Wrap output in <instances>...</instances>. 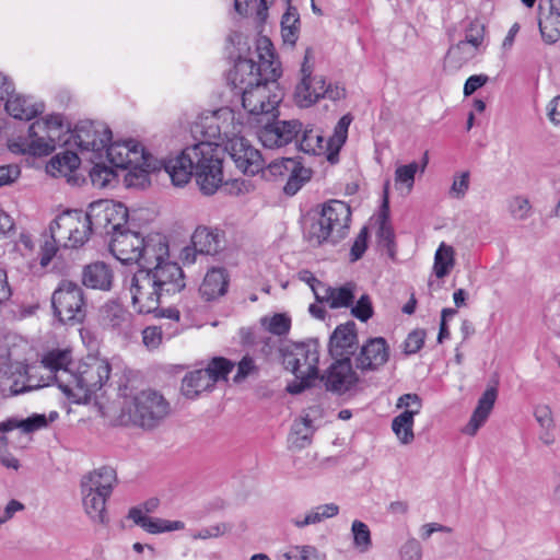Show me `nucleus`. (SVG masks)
Wrapping results in <instances>:
<instances>
[{"label": "nucleus", "instance_id": "nucleus-50", "mask_svg": "<svg viewBox=\"0 0 560 560\" xmlns=\"http://www.w3.org/2000/svg\"><path fill=\"white\" fill-rule=\"evenodd\" d=\"M44 241L40 245L39 264L42 267H47L52 258L56 256L59 246H63V241L48 230V233L43 235Z\"/></svg>", "mask_w": 560, "mask_h": 560}, {"label": "nucleus", "instance_id": "nucleus-49", "mask_svg": "<svg viewBox=\"0 0 560 560\" xmlns=\"http://www.w3.org/2000/svg\"><path fill=\"white\" fill-rule=\"evenodd\" d=\"M353 547L361 553L368 552L372 547V537L369 526L362 521L354 520L351 525Z\"/></svg>", "mask_w": 560, "mask_h": 560}, {"label": "nucleus", "instance_id": "nucleus-36", "mask_svg": "<svg viewBox=\"0 0 560 560\" xmlns=\"http://www.w3.org/2000/svg\"><path fill=\"white\" fill-rule=\"evenodd\" d=\"M213 386V380L210 377V374L205 369H199L184 376L180 390L185 397L194 399L202 392L212 389Z\"/></svg>", "mask_w": 560, "mask_h": 560}, {"label": "nucleus", "instance_id": "nucleus-10", "mask_svg": "<svg viewBox=\"0 0 560 560\" xmlns=\"http://www.w3.org/2000/svg\"><path fill=\"white\" fill-rule=\"evenodd\" d=\"M281 354L284 369L295 376L287 390L292 395L301 394L318 377V345L313 341L294 343L282 348Z\"/></svg>", "mask_w": 560, "mask_h": 560}, {"label": "nucleus", "instance_id": "nucleus-5", "mask_svg": "<svg viewBox=\"0 0 560 560\" xmlns=\"http://www.w3.org/2000/svg\"><path fill=\"white\" fill-rule=\"evenodd\" d=\"M114 144L109 149L114 165L118 168L129 170L125 175L126 187L145 189L151 185L150 174L160 172V164L143 142H108Z\"/></svg>", "mask_w": 560, "mask_h": 560}, {"label": "nucleus", "instance_id": "nucleus-53", "mask_svg": "<svg viewBox=\"0 0 560 560\" xmlns=\"http://www.w3.org/2000/svg\"><path fill=\"white\" fill-rule=\"evenodd\" d=\"M261 325L271 334L284 336L291 328V318L285 314H275L271 317H262Z\"/></svg>", "mask_w": 560, "mask_h": 560}, {"label": "nucleus", "instance_id": "nucleus-46", "mask_svg": "<svg viewBox=\"0 0 560 560\" xmlns=\"http://www.w3.org/2000/svg\"><path fill=\"white\" fill-rule=\"evenodd\" d=\"M300 34V14L298 9L289 5L281 19V35L283 42L294 46Z\"/></svg>", "mask_w": 560, "mask_h": 560}, {"label": "nucleus", "instance_id": "nucleus-24", "mask_svg": "<svg viewBox=\"0 0 560 560\" xmlns=\"http://www.w3.org/2000/svg\"><path fill=\"white\" fill-rule=\"evenodd\" d=\"M357 342L355 324L348 322L334 330L329 340V352L334 359L350 358L354 353Z\"/></svg>", "mask_w": 560, "mask_h": 560}, {"label": "nucleus", "instance_id": "nucleus-58", "mask_svg": "<svg viewBox=\"0 0 560 560\" xmlns=\"http://www.w3.org/2000/svg\"><path fill=\"white\" fill-rule=\"evenodd\" d=\"M469 189V172H462L454 177L453 184L450 189V196L456 199L465 197Z\"/></svg>", "mask_w": 560, "mask_h": 560}, {"label": "nucleus", "instance_id": "nucleus-17", "mask_svg": "<svg viewBox=\"0 0 560 560\" xmlns=\"http://www.w3.org/2000/svg\"><path fill=\"white\" fill-rule=\"evenodd\" d=\"M422 404L417 394H404L398 398L397 408L405 410L392 421V430L402 445L411 444L415 440V416L420 413Z\"/></svg>", "mask_w": 560, "mask_h": 560}, {"label": "nucleus", "instance_id": "nucleus-47", "mask_svg": "<svg viewBox=\"0 0 560 560\" xmlns=\"http://www.w3.org/2000/svg\"><path fill=\"white\" fill-rule=\"evenodd\" d=\"M455 265V252L451 245L442 242L434 255L433 271L438 278L446 277Z\"/></svg>", "mask_w": 560, "mask_h": 560}, {"label": "nucleus", "instance_id": "nucleus-9", "mask_svg": "<svg viewBox=\"0 0 560 560\" xmlns=\"http://www.w3.org/2000/svg\"><path fill=\"white\" fill-rule=\"evenodd\" d=\"M225 150L220 142H196L194 175L205 195H213L223 184L232 183L241 190L244 182L228 177L223 170Z\"/></svg>", "mask_w": 560, "mask_h": 560}, {"label": "nucleus", "instance_id": "nucleus-16", "mask_svg": "<svg viewBox=\"0 0 560 560\" xmlns=\"http://www.w3.org/2000/svg\"><path fill=\"white\" fill-rule=\"evenodd\" d=\"M195 159L196 142L178 153L158 159V163L160 164V172L164 171L174 186L184 187L194 175Z\"/></svg>", "mask_w": 560, "mask_h": 560}, {"label": "nucleus", "instance_id": "nucleus-1", "mask_svg": "<svg viewBox=\"0 0 560 560\" xmlns=\"http://www.w3.org/2000/svg\"><path fill=\"white\" fill-rule=\"evenodd\" d=\"M144 252V262L130 280L131 303L140 314L158 310L162 298L182 292L185 276L182 267L170 259L166 237H155Z\"/></svg>", "mask_w": 560, "mask_h": 560}, {"label": "nucleus", "instance_id": "nucleus-51", "mask_svg": "<svg viewBox=\"0 0 560 560\" xmlns=\"http://www.w3.org/2000/svg\"><path fill=\"white\" fill-rule=\"evenodd\" d=\"M295 158H282L275 160L268 164L267 168L262 171V176L266 179L281 180L283 182L290 167H293Z\"/></svg>", "mask_w": 560, "mask_h": 560}, {"label": "nucleus", "instance_id": "nucleus-20", "mask_svg": "<svg viewBox=\"0 0 560 560\" xmlns=\"http://www.w3.org/2000/svg\"><path fill=\"white\" fill-rule=\"evenodd\" d=\"M323 380L327 390L342 395L358 384L359 376L352 369L350 358H342L335 359V362L328 368Z\"/></svg>", "mask_w": 560, "mask_h": 560}, {"label": "nucleus", "instance_id": "nucleus-26", "mask_svg": "<svg viewBox=\"0 0 560 560\" xmlns=\"http://www.w3.org/2000/svg\"><path fill=\"white\" fill-rule=\"evenodd\" d=\"M81 280L89 289L109 291L113 288L114 271L104 261H94L83 267Z\"/></svg>", "mask_w": 560, "mask_h": 560}, {"label": "nucleus", "instance_id": "nucleus-21", "mask_svg": "<svg viewBox=\"0 0 560 560\" xmlns=\"http://www.w3.org/2000/svg\"><path fill=\"white\" fill-rule=\"evenodd\" d=\"M101 319L105 327L125 337L130 336L135 328L133 315L116 301H108L101 307Z\"/></svg>", "mask_w": 560, "mask_h": 560}, {"label": "nucleus", "instance_id": "nucleus-41", "mask_svg": "<svg viewBox=\"0 0 560 560\" xmlns=\"http://www.w3.org/2000/svg\"><path fill=\"white\" fill-rule=\"evenodd\" d=\"M428 165V152L422 156L421 163L411 162L400 165L395 171V186L398 190L409 194L415 185V177L418 172L423 173Z\"/></svg>", "mask_w": 560, "mask_h": 560}, {"label": "nucleus", "instance_id": "nucleus-34", "mask_svg": "<svg viewBox=\"0 0 560 560\" xmlns=\"http://www.w3.org/2000/svg\"><path fill=\"white\" fill-rule=\"evenodd\" d=\"M57 411H51L47 419L45 415L34 413L26 419L9 418L0 422V432L8 433L15 429H20L22 433H32L48 425L58 418Z\"/></svg>", "mask_w": 560, "mask_h": 560}, {"label": "nucleus", "instance_id": "nucleus-7", "mask_svg": "<svg viewBox=\"0 0 560 560\" xmlns=\"http://www.w3.org/2000/svg\"><path fill=\"white\" fill-rule=\"evenodd\" d=\"M128 387L119 388L124 404L120 421L143 429H153L170 413V404L158 392L152 389L128 393Z\"/></svg>", "mask_w": 560, "mask_h": 560}, {"label": "nucleus", "instance_id": "nucleus-35", "mask_svg": "<svg viewBox=\"0 0 560 560\" xmlns=\"http://www.w3.org/2000/svg\"><path fill=\"white\" fill-rule=\"evenodd\" d=\"M42 364L52 375L54 380L60 388V377L62 372L73 373L74 370L70 369L72 364L71 352L66 349H54L44 354Z\"/></svg>", "mask_w": 560, "mask_h": 560}, {"label": "nucleus", "instance_id": "nucleus-27", "mask_svg": "<svg viewBox=\"0 0 560 560\" xmlns=\"http://www.w3.org/2000/svg\"><path fill=\"white\" fill-rule=\"evenodd\" d=\"M128 518L140 526L149 534H162L174 530H182L185 524L182 521H168L160 517H151L145 514L141 508H131L128 512Z\"/></svg>", "mask_w": 560, "mask_h": 560}, {"label": "nucleus", "instance_id": "nucleus-48", "mask_svg": "<svg viewBox=\"0 0 560 560\" xmlns=\"http://www.w3.org/2000/svg\"><path fill=\"white\" fill-rule=\"evenodd\" d=\"M478 49L474 46L460 40L455 46H452L446 55V61L450 62L454 68H460L464 63L471 60Z\"/></svg>", "mask_w": 560, "mask_h": 560}, {"label": "nucleus", "instance_id": "nucleus-32", "mask_svg": "<svg viewBox=\"0 0 560 560\" xmlns=\"http://www.w3.org/2000/svg\"><path fill=\"white\" fill-rule=\"evenodd\" d=\"M497 397L498 390L495 387H489L485 390L478 400L477 407L475 408L469 422L463 430L465 434L474 436L485 424L493 409Z\"/></svg>", "mask_w": 560, "mask_h": 560}, {"label": "nucleus", "instance_id": "nucleus-55", "mask_svg": "<svg viewBox=\"0 0 560 560\" xmlns=\"http://www.w3.org/2000/svg\"><path fill=\"white\" fill-rule=\"evenodd\" d=\"M398 555L400 560H421L422 546L416 538H408L399 548Z\"/></svg>", "mask_w": 560, "mask_h": 560}, {"label": "nucleus", "instance_id": "nucleus-30", "mask_svg": "<svg viewBox=\"0 0 560 560\" xmlns=\"http://www.w3.org/2000/svg\"><path fill=\"white\" fill-rule=\"evenodd\" d=\"M82 160L80 152L65 151L50 159L46 165V172L54 177L63 176L67 177L69 183H77L73 173L78 170Z\"/></svg>", "mask_w": 560, "mask_h": 560}, {"label": "nucleus", "instance_id": "nucleus-11", "mask_svg": "<svg viewBox=\"0 0 560 560\" xmlns=\"http://www.w3.org/2000/svg\"><path fill=\"white\" fill-rule=\"evenodd\" d=\"M188 131L192 140H245L240 135L241 125L229 108L200 113L189 124Z\"/></svg>", "mask_w": 560, "mask_h": 560}, {"label": "nucleus", "instance_id": "nucleus-4", "mask_svg": "<svg viewBox=\"0 0 560 560\" xmlns=\"http://www.w3.org/2000/svg\"><path fill=\"white\" fill-rule=\"evenodd\" d=\"M27 351V343L15 336H7L0 341V392L4 397L34 388L28 384Z\"/></svg>", "mask_w": 560, "mask_h": 560}, {"label": "nucleus", "instance_id": "nucleus-37", "mask_svg": "<svg viewBox=\"0 0 560 560\" xmlns=\"http://www.w3.org/2000/svg\"><path fill=\"white\" fill-rule=\"evenodd\" d=\"M345 142H299V149L319 162L327 161L331 165L339 162V153Z\"/></svg>", "mask_w": 560, "mask_h": 560}, {"label": "nucleus", "instance_id": "nucleus-14", "mask_svg": "<svg viewBox=\"0 0 560 560\" xmlns=\"http://www.w3.org/2000/svg\"><path fill=\"white\" fill-rule=\"evenodd\" d=\"M55 317L68 326L80 325L86 317V300L83 289L75 282L62 280L51 295Z\"/></svg>", "mask_w": 560, "mask_h": 560}, {"label": "nucleus", "instance_id": "nucleus-8", "mask_svg": "<svg viewBox=\"0 0 560 560\" xmlns=\"http://www.w3.org/2000/svg\"><path fill=\"white\" fill-rule=\"evenodd\" d=\"M110 371L106 359L88 358L73 373L62 372L60 390L74 402H86L108 382Z\"/></svg>", "mask_w": 560, "mask_h": 560}, {"label": "nucleus", "instance_id": "nucleus-6", "mask_svg": "<svg viewBox=\"0 0 560 560\" xmlns=\"http://www.w3.org/2000/svg\"><path fill=\"white\" fill-rule=\"evenodd\" d=\"M257 55L258 63L250 58L240 57L229 73V81L237 93L264 81L275 85L281 75L279 65L275 60L272 44L268 38L258 40Z\"/></svg>", "mask_w": 560, "mask_h": 560}, {"label": "nucleus", "instance_id": "nucleus-25", "mask_svg": "<svg viewBox=\"0 0 560 560\" xmlns=\"http://www.w3.org/2000/svg\"><path fill=\"white\" fill-rule=\"evenodd\" d=\"M71 122L65 120L61 114H51L35 120L28 128L31 140H55V135L59 138L67 135V126Z\"/></svg>", "mask_w": 560, "mask_h": 560}, {"label": "nucleus", "instance_id": "nucleus-44", "mask_svg": "<svg viewBox=\"0 0 560 560\" xmlns=\"http://www.w3.org/2000/svg\"><path fill=\"white\" fill-rule=\"evenodd\" d=\"M339 513V506L336 503L320 504L312 509L304 517H295L292 523L299 527L318 524L327 518L335 517Z\"/></svg>", "mask_w": 560, "mask_h": 560}, {"label": "nucleus", "instance_id": "nucleus-2", "mask_svg": "<svg viewBox=\"0 0 560 560\" xmlns=\"http://www.w3.org/2000/svg\"><path fill=\"white\" fill-rule=\"evenodd\" d=\"M126 214V207L119 202L97 200L90 203L86 212L68 210L50 223V232L63 241L66 248L82 247L93 232L103 235L108 224L117 228Z\"/></svg>", "mask_w": 560, "mask_h": 560}, {"label": "nucleus", "instance_id": "nucleus-40", "mask_svg": "<svg viewBox=\"0 0 560 560\" xmlns=\"http://www.w3.org/2000/svg\"><path fill=\"white\" fill-rule=\"evenodd\" d=\"M313 175V171L311 167H306L302 158H295L293 167H290L288 175L283 185V194L285 196L292 197L298 194L301 188L311 180Z\"/></svg>", "mask_w": 560, "mask_h": 560}, {"label": "nucleus", "instance_id": "nucleus-45", "mask_svg": "<svg viewBox=\"0 0 560 560\" xmlns=\"http://www.w3.org/2000/svg\"><path fill=\"white\" fill-rule=\"evenodd\" d=\"M313 432L312 420L308 417L295 421L289 435L290 445L298 450L308 446L312 442Z\"/></svg>", "mask_w": 560, "mask_h": 560}, {"label": "nucleus", "instance_id": "nucleus-43", "mask_svg": "<svg viewBox=\"0 0 560 560\" xmlns=\"http://www.w3.org/2000/svg\"><path fill=\"white\" fill-rule=\"evenodd\" d=\"M8 148L12 153L25 156V161L30 163L49 155L55 150L51 142H8Z\"/></svg>", "mask_w": 560, "mask_h": 560}, {"label": "nucleus", "instance_id": "nucleus-42", "mask_svg": "<svg viewBox=\"0 0 560 560\" xmlns=\"http://www.w3.org/2000/svg\"><path fill=\"white\" fill-rule=\"evenodd\" d=\"M84 512L95 524L105 525L108 523L106 502L109 498L91 492H81Z\"/></svg>", "mask_w": 560, "mask_h": 560}, {"label": "nucleus", "instance_id": "nucleus-62", "mask_svg": "<svg viewBox=\"0 0 560 560\" xmlns=\"http://www.w3.org/2000/svg\"><path fill=\"white\" fill-rule=\"evenodd\" d=\"M142 341L149 349H156L162 342V330L156 326H149L142 330Z\"/></svg>", "mask_w": 560, "mask_h": 560}, {"label": "nucleus", "instance_id": "nucleus-19", "mask_svg": "<svg viewBox=\"0 0 560 560\" xmlns=\"http://www.w3.org/2000/svg\"><path fill=\"white\" fill-rule=\"evenodd\" d=\"M389 346L383 337L369 338L354 357V364L362 373L377 372L389 360Z\"/></svg>", "mask_w": 560, "mask_h": 560}, {"label": "nucleus", "instance_id": "nucleus-39", "mask_svg": "<svg viewBox=\"0 0 560 560\" xmlns=\"http://www.w3.org/2000/svg\"><path fill=\"white\" fill-rule=\"evenodd\" d=\"M191 245L198 254L213 255L221 247L220 232L207 226H198L191 236Z\"/></svg>", "mask_w": 560, "mask_h": 560}, {"label": "nucleus", "instance_id": "nucleus-60", "mask_svg": "<svg viewBox=\"0 0 560 560\" xmlns=\"http://www.w3.org/2000/svg\"><path fill=\"white\" fill-rule=\"evenodd\" d=\"M8 438L4 435L0 436V463L9 469L18 470L20 462L8 451Z\"/></svg>", "mask_w": 560, "mask_h": 560}, {"label": "nucleus", "instance_id": "nucleus-57", "mask_svg": "<svg viewBox=\"0 0 560 560\" xmlns=\"http://www.w3.org/2000/svg\"><path fill=\"white\" fill-rule=\"evenodd\" d=\"M425 339V331L423 329H416L411 331L405 342L404 351L406 354L417 353L423 346Z\"/></svg>", "mask_w": 560, "mask_h": 560}, {"label": "nucleus", "instance_id": "nucleus-54", "mask_svg": "<svg viewBox=\"0 0 560 560\" xmlns=\"http://www.w3.org/2000/svg\"><path fill=\"white\" fill-rule=\"evenodd\" d=\"M508 209L511 217L517 221H524L532 214V205L528 198L514 196L508 201Z\"/></svg>", "mask_w": 560, "mask_h": 560}, {"label": "nucleus", "instance_id": "nucleus-63", "mask_svg": "<svg viewBox=\"0 0 560 560\" xmlns=\"http://www.w3.org/2000/svg\"><path fill=\"white\" fill-rule=\"evenodd\" d=\"M312 555H315V547L313 546H294L282 555L283 560H306Z\"/></svg>", "mask_w": 560, "mask_h": 560}, {"label": "nucleus", "instance_id": "nucleus-33", "mask_svg": "<svg viewBox=\"0 0 560 560\" xmlns=\"http://www.w3.org/2000/svg\"><path fill=\"white\" fill-rule=\"evenodd\" d=\"M4 107L10 116L21 120H31L45 109L44 103L34 102L32 97L20 94H14L11 98H8Z\"/></svg>", "mask_w": 560, "mask_h": 560}, {"label": "nucleus", "instance_id": "nucleus-3", "mask_svg": "<svg viewBox=\"0 0 560 560\" xmlns=\"http://www.w3.org/2000/svg\"><path fill=\"white\" fill-rule=\"evenodd\" d=\"M242 105L249 114V124L255 125L259 140L262 136H275L277 140H294L302 131L298 120H278L277 107L281 102V93L277 82H260L243 92Z\"/></svg>", "mask_w": 560, "mask_h": 560}, {"label": "nucleus", "instance_id": "nucleus-15", "mask_svg": "<svg viewBox=\"0 0 560 560\" xmlns=\"http://www.w3.org/2000/svg\"><path fill=\"white\" fill-rule=\"evenodd\" d=\"M83 161L90 162L93 166L90 170V179L96 188H106L117 179L116 166L109 149L114 144L108 142H77Z\"/></svg>", "mask_w": 560, "mask_h": 560}, {"label": "nucleus", "instance_id": "nucleus-13", "mask_svg": "<svg viewBox=\"0 0 560 560\" xmlns=\"http://www.w3.org/2000/svg\"><path fill=\"white\" fill-rule=\"evenodd\" d=\"M128 222V209L126 208V214L122 222L115 228L108 224V231L104 232L103 235H110L109 250L110 253L122 264L144 262V252L149 244H152L155 237H165L160 233L148 235L142 237L138 232L131 231L126 228Z\"/></svg>", "mask_w": 560, "mask_h": 560}, {"label": "nucleus", "instance_id": "nucleus-52", "mask_svg": "<svg viewBox=\"0 0 560 560\" xmlns=\"http://www.w3.org/2000/svg\"><path fill=\"white\" fill-rule=\"evenodd\" d=\"M233 368L234 363L231 360L223 357H215L209 362L205 371L210 374L214 385L219 381H225Z\"/></svg>", "mask_w": 560, "mask_h": 560}, {"label": "nucleus", "instance_id": "nucleus-59", "mask_svg": "<svg viewBox=\"0 0 560 560\" xmlns=\"http://www.w3.org/2000/svg\"><path fill=\"white\" fill-rule=\"evenodd\" d=\"M352 315L361 322H366L373 315V308L369 295H362L351 308Z\"/></svg>", "mask_w": 560, "mask_h": 560}, {"label": "nucleus", "instance_id": "nucleus-23", "mask_svg": "<svg viewBox=\"0 0 560 560\" xmlns=\"http://www.w3.org/2000/svg\"><path fill=\"white\" fill-rule=\"evenodd\" d=\"M116 483L117 475L115 469L103 466L83 476L80 486L81 492H91L109 498Z\"/></svg>", "mask_w": 560, "mask_h": 560}, {"label": "nucleus", "instance_id": "nucleus-38", "mask_svg": "<svg viewBox=\"0 0 560 560\" xmlns=\"http://www.w3.org/2000/svg\"><path fill=\"white\" fill-rule=\"evenodd\" d=\"M320 288L322 292L317 295V301L327 303L330 308L349 307L353 302L354 285L352 283H346L339 288H331L325 284L320 285Z\"/></svg>", "mask_w": 560, "mask_h": 560}, {"label": "nucleus", "instance_id": "nucleus-61", "mask_svg": "<svg viewBox=\"0 0 560 560\" xmlns=\"http://www.w3.org/2000/svg\"><path fill=\"white\" fill-rule=\"evenodd\" d=\"M534 416L542 429L549 430L555 425L551 408L548 405H538L535 408Z\"/></svg>", "mask_w": 560, "mask_h": 560}, {"label": "nucleus", "instance_id": "nucleus-22", "mask_svg": "<svg viewBox=\"0 0 560 560\" xmlns=\"http://www.w3.org/2000/svg\"><path fill=\"white\" fill-rule=\"evenodd\" d=\"M539 31L542 39L553 44L560 39V0H540Z\"/></svg>", "mask_w": 560, "mask_h": 560}, {"label": "nucleus", "instance_id": "nucleus-31", "mask_svg": "<svg viewBox=\"0 0 560 560\" xmlns=\"http://www.w3.org/2000/svg\"><path fill=\"white\" fill-rule=\"evenodd\" d=\"M229 275L224 268L214 267L208 270L199 293L205 301H213L223 296L228 292Z\"/></svg>", "mask_w": 560, "mask_h": 560}, {"label": "nucleus", "instance_id": "nucleus-56", "mask_svg": "<svg viewBox=\"0 0 560 560\" xmlns=\"http://www.w3.org/2000/svg\"><path fill=\"white\" fill-rule=\"evenodd\" d=\"M231 529V525L226 523H219L215 525H211L208 527H203L197 532H194L190 534V537L192 539H209V538H217L222 535H224L226 532Z\"/></svg>", "mask_w": 560, "mask_h": 560}, {"label": "nucleus", "instance_id": "nucleus-12", "mask_svg": "<svg viewBox=\"0 0 560 560\" xmlns=\"http://www.w3.org/2000/svg\"><path fill=\"white\" fill-rule=\"evenodd\" d=\"M351 210L341 200H329L322 206L319 217L308 229V238L317 244L342 240L350 228Z\"/></svg>", "mask_w": 560, "mask_h": 560}, {"label": "nucleus", "instance_id": "nucleus-29", "mask_svg": "<svg viewBox=\"0 0 560 560\" xmlns=\"http://www.w3.org/2000/svg\"><path fill=\"white\" fill-rule=\"evenodd\" d=\"M312 50L307 49L302 65L301 72L303 74L302 81L296 85L295 100L301 107H308L314 104L322 95L325 94V81L322 82L320 91L313 90V81L311 79L312 68L308 66V58Z\"/></svg>", "mask_w": 560, "mask_h": 560}, {"label": "nucleus", "instance_id": "nucleus-18", "mask_svg": "<svg viewBox=\"0 0 560 560\" xmlns=\"http://www.w3.org/2000/svg\"><path fill=\"white\" fill-rule=\"evenodd\" d=\"M225 155L234 162L235 167L244 175L254 176L264 171L265 159L261 152L250 142H224Z\"/></svg>", "mask_w": 560, "mask_h": 560}, {"label": "nucleus", "instance_id": "nucleus-28", "mask_svg": "<svg viewBox=\"0 0 560 560\" xmlns=\"http://www.w3.org/2000/svg\"><path fill=\"white\" fill-rule=\"evenodd\" d=\"M68 140H113V132L107 124L100 120L81 119L77 124L67 126Z\"/></svg>", "mask_w": 560, "mask_h": 560}, {"label": "nucleus", "instance_id": "nucleus-64", "mask_svg": "<svg viewBox=\"0 0 560 560\" xmlns=\"http://www.w3.org/2000/svg\"><path fill=\"white\" fill-rule=\"evenodd\" d=\"M483 34L485 28L481 24L471 23L467 28L465 39L463 40L478 49L483 40Z\"/></svg>", "mask_w": 560, "mask_h": 560}]
</instances>
